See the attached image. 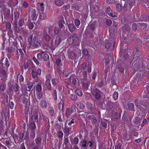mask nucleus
Masks as SVG:
<instances>
[{"label": "nucleus", "instance_id": "nucleus-50", "mask_svg": "<svg viewBox=\"0 0 149 149\" xmlns=\"http://www.w3.org/2000/svg\"><path fill=\"white\" fill-rule=\"evenodd\" d=\"M113 99L116 100L118 98V93L117 92H115L113 94Z\"/></svg>", "mask_w": 149, "mask_h": 149}, {"label": "nucleus", "instance_id": "nucleus-64", "mask_svg": "<svg viewBox=\"0 0 149 149\" xmlns=\"http://www.w3.org/2000/svg\"><path fill=\"white\" fill-rule=\"evenodd\" d=\"M122 145L120 143L116 144L115 149H122Z\"/></svg>", "mask_w": 149, "mask_h": 149}, {"label": "nucleus", "instance_id": "nucleus-43", "mask_svg": "<svg viewBox=\"0 0 149 149\" xmlns=\"http://www.w3.org/2000/svg\"><path fill=\"white\" fill-rule=\"evenodd\" d=\"M86 141H84L82 142L81 147L83 149H87V146L86 145Z\"/></svg>", "mask_w": 149, "mask_h": 149}, {"label": "nucleus", "instance_id": "nucleus-41", "mask_svg": "<svg viewBox=\"0 0 149 149\" xmlns=\"http://www.w3.org/2000/svg\"><path fill=\"white\" fill-rule=\"evenodd\" d=\"M19 78V82H22L24 81V78L21 75L18 74L17 77V79Z\"/></svg>", "mask_w": 149, "mask_h": 149}, {"label": "nucleus", "instance_id": "nucleus-7", "mask_svg": "<svg viewBox=\"0 0 149 149\" xmlns=\"http://www.w3.org/2000/svg\"><path fill=\"white\" fill-rule=\"evenodd\" d=\"M140 104L143 106H141L138 108L139 109V112L141 114L142 116L145 115L147 113L148 105L143 104L140 103Z\"/></svg>", "mask_w": 149, "mask_h": 149}, {"label": "nucleus", "instance_id": "nucleus-22", "mask_svg": "<svg viewBox=\"0 0 149 149\" xmlns=\"http://www.w3.org/2000/svg\"><path fill=\"white\" fill-rule=\"evenodd\" d=\"M56 40L55 41V43L54 44L53 43V42H51V44L50 47L51 48L52 50H54L55 48L60 43V41H59L58 42V44L57 45L56 44Z\"/></svg>", "mask_w": 149, "mask_h": 149}, {"label": "nucleus", "instance_id": "nucleus-57", "mask_svg": "<svg viewBox=\"0 0 149 149\" xmlns=\"http://www.w3.org/2000/svg\"><path fill=\"white\" fill-rule=\"evenodd\" d=\"M70 57L72 59L74 58L75 57H76V55L74 52H72L70 55Z\"/></svg>", "mask_w": 149, "mask_h": 149}, {"label": "nucleus", "instance_id": "nucleus-35", "mask_svg": "<svg viewBox=\"0 0 149 149\" xmlns=\"http://www.w3.org/2000/svg\"><path fill=\"white\" fill-rule=\"evenodd\" d=\"M72 113V110L69 109H67L65 111V115L67 117H69Z\"/></svg>", "mask_w": 149, "mask_h": 149}, {"label": "nucleus", "instance_id": "nucleus-16", "mask_svg": "<svg viewBox=\"0 0 149 149\" xmlns=\"http://www.w3.org/2000/svg\"><path fill=\"white\" fill-rule=\"evenodd\" d=\"M122 137L123 139L125 141H128L131 138L129 135H128L127 133L126 132L123 134Z\"/></svg>", "mask_w": 149, "mask_h": 149}, {"label": "nucleus", "instance_id": "nucleus-21", "mask_svg": "<svg viewBox=\"0 0 149 149\" xmlns=\"http://www.w3.org/2000/svg\"><path fill=\"white\" fill-rule=\"evenodd\" d=\"M45 84L48 90H51L52 89V87L50 80H46L45 82Z\"/></svg>", "mask_w": 149, "mask_h": 149}, {"label": "nucleus", "instance_id": "nucleus-26", "mask_svg": "<svg viewBox=\"0 0 149 149\" xmlns=\"http://www.w3.org/2000/svg\"><path fill=\"white\" fill-rule=\"evenodd\" d=\"M128 105V108L131 111H135V110L134 109V104L132 103H129L127 104Z\"/></svg>", "mask_w": 149, "mask_h": 149}, {"label": "nucleus", "instance_id": "nucleus-36", "mask_svg": "<svg viewBox=\"0 0 149 149\" xmlns=\"http://www.w3.org/2000/svg\"><path fill=\"white\" fill-rule=\"evenodd\" d=\"M121 116V113L119 112L118 113L117 112H115L114 113V118L116 119H117L119 118H120Z\"/></svg>", "mask_w": 149, "mask_h": 149}, {"label": "nucleus", "instance_id": "nucleus-23", "mask_svg": "<svg viewBox=\"0 0 149 149\" xmlns=\"http://www.w3.org/2000/svg\"><path fill=\"white\" fill-rule=\"evenodd\" d=\"M107 120H101V121L100 124L102 127L106 129L107 128Z\"/></svg>", "mask_w": 149, "mask_h": 149}, {"label": "nucleus", "instance_id": "nucleus-40", "mask_svg": "<svg viewBox=\"0 0 149 149\" xmlns=\"http://www.w3.org/2000/svg\"><path fill=\"white\" fill-rule=\"evenodd\" d=\"M40 106L42 108H46L47 106L46 102L45 100L42 101L40 103Z\"/></svg>", "mask_w": 149, "mask_h": 149}, {"label": "nucleus", "instance_id": "nucleus-46", "mask_svg": "<svg viewBox=\"0 0 149 149\" xmlns=\"http://www.w3.org/2000/svg\"><path fill=\"white\" fill-rule=\"evenodd\" d=\"M70 98L72 100L75 101L77 99V97L75 94H71L70 96Z\"/></svg>", "mask_w": 149, "mask_h": 149}, {"label": "nucleus", "instance_id": "nucleus-58", "mask_svg": "<svg viewBox=\"0 0 149 149\" xmlns=\"http://www.w3.org/2000/svg\"><path fill=\"white\" fill-rule=\"evenodd\" d=\"M49 58V56L47 54H45L43 56V59L44 61H47Z\"/></svg>", "mask_w": 149, "mask_h": 149}, {"label": "nucleus", "instance_id": "nucleus-15", "mask_svg": "<svg viewBox=\"0 0 149 149\" xmlns=\"http://www.w3.org/2000/svg\"><path fill=\"white\" fill-rule=\"evenodd\" d=\"M66 23L68 25L69 30L72 33L73 31L75 30V29H76V27L73 24L71 23L68 24V23L67 22H66Z\"/></svg>", "mask_w": 149, "mask_h": 149}, {"label": "nucleus", "instance_id": "nucleus-39", "mask_svg": "<svg viewBox=\"0 0 149 149\" xmlns=\"http://www.w3.org/2000/svg\"><path fill=\"white\" fill-rule=\"evenodd\" d=\"M37 72H36V71L33 70L31 73V75L32 77L34 79H35V78H36V79H37L36 77L37 76Z\"/></svg>", "mask_w": 149, "mask_h": 149}, {"label": "nucleus", "instance_id": "nucleus-44", "mask_svg": "<svg viewBox=\"0 0 149 149\" xmlns=\"http://www.w3.org/2000/svg\"><path fill=\"white\" fill-rule=\"evenodd\" d=\"M69 130H70V128L68 127L65 126V130H64V132L66 134H67V136H68L70 134Z\"/></svg>", "mask_w": 149, "mask_h": 149}, {"label": "nucleus", "instance_id": "nucleus-19", "mask_svg": "<svg viewBox=\"0 0 149 149\" xmlns=\"http://www.w3.org/2000/svg\"><path fill=\"white\" fill-rule=\"evenodd\" d=\"M116 102L113 103L111 101H108L107 103V106L110 109H112L113 107L116 105Z\"/></svg>", "mask_w": 149, "mask_h": 149}, {"label": "nucleus", "instance_id": "nucleus-33", "mask_svg": "<svg viewBox=\"0 0 149 149\" xmlns=\"http://www.w3.org/2000/svg\"><path fill=\"white\" fill-rule=\"evenodd\" d=\"M63 134L61 131L58 132L57 133V135L58 138L60 139V141L62 140V138L63 137Z\"/></svg>", "mask_w": 149, "mask_h": 149}, {"label": "nucleus", "instance_id": "nucleus-63", "mask_svg": "<svg viewBox=\"0 0 149 149\" xmlns=\"http://www.w3.org/2000/svg\"><path fill=\"white\" fill-rule=\"evenodd\" d=\"M69 143V140L68 138H64V143L65 145V146L68 145V143Z\"/></svg>", "mask_w": 149, "mask_h": 149}, {"label": "nucleus", "instance_id": "nucleus-4", "mask_svg": "<svg viewBox=\"0 0 149 149\" xmlns=\"http://www.w3.org/2000/svg\"><path fill=\"white\" fill-rule=\"evenodd\" d=\"M96 24L94 22H90L87 27V29L88 31V33L91 36V38H93L94 36L93 33L95 32Z\"/></svg>", "mask_w": 149, "mask_h": 149}, {"label": "nucleus", "instance_id": "nucleus-28", "mask_svg": "<svg viewBox=\"0 0 149 149\" xmlns=\"http://www.w3.org/2000/svg\"><path fill=\"white\" fill-rule=\"evenodd\" d=\"M43 38L46 41H49L50 39V37L47 34L46 32L43 33Z\"/></svg>", "mask_w": 149, "mask_h": 149}, {"label": "nucleus", "instance_id": "nucleus-29", "mask_svg": "<svg viewBox=\"0 0 149 149\" xmlns=\"http://www.w3.org/2000/svg\"><path fill=\"white\" fill-rule=\"evenodd\" d=\"M38 4H40V6L39 7V8H38V9L39 10H40L42 12H43L44 10V4L43 3H38Z\"/></svg>", "mask_w": 149, "mask_h": 149}, {"label": "nucleus", "instance_id": "nucleus-1", "mask_svg": "<svg viewBox=\"0 0 149 149\" xmlns=\"http://www.w3.org/2000/svg\"><path fill=\"white\" fill-rule=\"evenodd\" d=\"M28 42H29V45L28 47L31 48L32 49L37 47V37L35 36L33 33L32 37L28 38Z\"/></svg>", "mask_w": 149, "mask_h": 149}, {"label": "nucleus", "instance_id": "nucleus-62", "mask_svg": "<svg viewBox=\"0 0 149 149\" xmlns=\"http://www.w3.org/2000/svg\"><path fill=\"white\" fill-rule=\"evenodd\" d=\"M112 23V21L109 19H107L106 21V24L108 26H110Z\"/></svg>", "mask_w": 149, "mask_h": 149}, {"label": "nucleus", "instance_id": "nucleus-47", "mask_svg": "<svg viewBox=\"0 0 149 149\" xmlns=\"http://www.w3.org/2000/svg\"><path fill=\"white\" fill-rule=\"evenodd\" d=\"M36 127V124L34 122H31L30 124V128L32 130L35 129Z\"/></svg>", "mask_w": 149, "mask_h": 149}, {"label": "nucleus", "instance_id": "nucleus-24", "mask_svg": "<svg viewBox=\"0 0 149 149\" xmlns=\"http://www.w3.org/2000/svg\"><path fill=\"white\" fill-rule=\"evenodd\" d=\"M28 63L26 62H24L21 67L22 71L23 72L24 71V69L26 70L28 68Z\"/></svg>", "mask_w": 149, "mask_h": 149}, {"label": "nucleus", "instance_id": "nucleus-59", "mask_svg": "<svg viewBox=\"0 0 149 149\" xmlns=\"http://www.w3.org/2000/svg\"><path fill=\"white\" fill-rule=\"evenodd\" d=\"M82 52L86 56L88 55V56H89L88 53L87 49H84L82 51Z\"/></svg>", "mask_w": 149, "mask_h": 149}, {"label": "nucleus", "instance_id": "nucleus-14", "mask_svg": "<svg viewBox=\"0 0 149 149\" xmlns=\"http://www.w3.org/2000/svg\"><path fill=\"white\" fill-rule=\"evenodd\" d=\"M95 98L97 100H100L101 97V95L100 94V90L96 88L95 89Z\"/></svg>", "mask_w": 149, "mask_h": 149}, {"label": "nucleus", "instance_id": "nucleus-8", "mask_svg": "<svg viewBox=\"0 0 149 149\" xmlns=\"http://www.w3.org/2000/svg\"><path fill=\"white\" fill-rule=\"evenodd\" d=\"M24 134L22 133H18V136L17 134H15L14 137V140L16 141H17L18 143H20L21 142H20L18 139V138L20 140L23 141L24 139Z\"/></svg>", "mask_w": 149, "mask_h": 149}, {"label": "nucleus", "instance_id": "nucleus-32", "mask_svg": "<svg viewBox=\"0 0 149 149\" xmlns=\"http://www.w3.org/2000/svg\"><path fill=\"white\" fill-rule=\"evenodd\" d=\"M118 69L120 72L123 73L124 71V67L123 65L120 64L118 66Z\"/></svg>", "mask_w": 149, "mask_h": 149}, {"label": "nucleus", "instance_id": "nucleus-52", "mask_svg": "<svg viewBox=\"0 0 149 149\" xmlns=\"http://www.w3.org/2000/svg\"><path fill=\"white\" fill-rule=\"evenodd\" d=\"M63 105L61 102H60L58 104V108L60 110L63 109Z\"/></svg>", "mask_w": 149, "mask_h": 149}, {"label": "nucleus", "instance_id": "nucleus-2", "mask_svg": "<svg viewBox=\"0 0 149 149\" xmlns=\"http://www.w3.org/2000/svg\"><path fill=\"white\" fill-rule=\"evenodd\" d=\"M81 37L77 33L72 34L68 39V42L70 41L76 45H79L81 41Z\"/></svg>", "mask_w": 149, "mask_h": 149}, {"label": "nucleus", "instance_id": "nucleus-17", "mask_svg": "<svg viewBox=\"0 0 149 149\" xmlns=\"http://www.w3.org/2000/svg\"><path fill=\"white\" fill-rule=\"evenodd\" d=\"M132 8L129 4L128 2L127 3H125L123 6V10L124 11H127L130 10Z\"/></svg>", "mask_w": 149, "mask_h": 149}, {"label": "nucleus", "instance_id": "nucleus-25", "mask_svg": "<svg viewBox=\"0 0 149 149\" xmlns=\"http://www.w3.org/2000/svg\"><path fill=\"white\" fill-rule=\"evenodd\" d=\"M107 13L109 14V15L110 16L112 17H116V16H113L112 13V10H111V8L109 6H108L107 8Z\"/></svg>", "mask_w": 149, "mask_h": 149}, {"label": "nucleus", "instance_id": "nucleus-18", "mask_svg": "<svg viewBox=\"0 0 149 149\" xmlns=\"http://www.w3.org/2000/svg\"><path fill=\"white\" fill-rule=\"evenodd\" d=\"M134 121L136 126L139 127L141 122V119L137 117L135 118Z\"/></svg>", "mask_w": 149, "mask_h": 149}, {"label": "nucleus", "instance_id": "nucleus-42", "mask_svg": "<svg viewBox=\"0 0 149 149\" xmlns=\"http://www.w3.org/2000/svg\"><path fill=\"white\" fill-rule=\"evenodd\" d=\"M74 23L77 27V28H78V26L80 24V21L78 19H76L74 20Z\"/></svg>", "mask_w": 149, "mask_h": 149}, {"label": "nucleus", "instance_id": "nucleus-48", "mask_svg": "<svg viewBox=\"0 0 149 149\" xmlns=\"http://www.w3.org/2000/svg\"><path fill=\"white\" fill-rule=\"evenodd\" d=\"M87 72L86 71H84L83 73V77L82 80H87Z\"/></svg>", "mask_w": 149, "mask_h": 149}, {"label": "nucleus", "instance_id": "nucleus-55", "mask_svg": "<svg viewBox=\"0 0 149 149\" xmlns=\"http://www.w3.org/2000/svg\"><path fill=\"white\" fill-rule=\"evenodd\" d=\"M79 142V139L77 137H75L73 139V143L74 144L76 145Z\"/></svg>", "mask_w": 149, "mask_h": 149}, {"label": "nucleus", "instance_id": "nucleus-53", "mask_svg": "<svg viewBox=\"0 0 149 149\" xmlns=\"http://www.w3.org/2000/svg\"><path fill=\"white\" fill-rule=\"evenodd\" d=\"M92 64L91 62H89L88 63V72H91V66Z\"/></svg>", "mask_w": 149, "mask_h": 149}, {"label": "nucleus", "instance_id": "nucleus-12", "mask_svg": "<svg viewBox=\"0 0 149 149\" xmlns=\"http://www.w3.org/2000/svg\"><path fill=\"white\" fill-rule=\"evenodd\" d=\"M1 76L5 80H7L8 74L4 69H2L0 71Z\"/></svg>", "mask_w": 149, "mask_h": 149}, {"label": "nucleus", "instance_id": "nucleus-20", "mask_svg": "<svg viewBox=\"0 0 149 149\" xmlns=\"http://www.w3.org/2000/svg\"><path fill=\"white\" fill-rule=\"evenodd\" d=\"M77 77H74L72 76H70L69 78V80L71 82H72V84L74 85H76L77 84Z\"/></svg>", "mask_w": 149, "mask_h": 149}, {"label": "nucleus", "instance_id": "nucleus-6", "mask_svg": "<svg viewBox=\"0 0 149 149\" xmlns=\"http://www.w3.org/2000/svg\"><path fill=\"white\" fill-rule=\"evenodd\" d=\"M130 28L127 25H125L122 27V35L125 39L130 33Z\"/></svg>", "mask_w": 149, "mask_h": 149}, {"label": "nucleus", "instance_id": "nucleus-60", "mask_svg": "<svg viewBox=\"0 0 149 149\" xmlns=\"http://www.w3.org/2000/svg\"><path fill=\"white\" fill-rule=\"evenodd\" d=\"M14 104L13 102L11 101L9 102V107L10 109H13L14 108Z\"/></svg>", "mask_w": 149, "mask_h": 149}, {"label": "nucleus", "instance_id": "nucleus-13", "mask_svg": "<svg viewBox=\"0 0 149 149\" xmlns=\"http://www.w3.org/2000/svg\"><path fill=\"white\" fill-rule=\"evenodd\" d=\"M64 24H65V22L64 21V18L62 16L61 18L58 21V25L60 29H62L63 27H64Z\"/></svg>", "mask_w": 149, "mask_h": 149}, {"label": "nucleus", "instance_id": "nucleus-61", "mask_svg": "<svg viewBox=\"0 0 149 149\" xmlns=\"http://www.w3.org/2000/svg\"><path fill=\"white\" fill-rule=\"evenodd\" d=\"M134 103L136 106L138 108L139 107L140 105L139 104V102L138 100L136 99L134 101Z\"/></svg>", "mask_w": 149, "mask_h": 149}, {"label": "nucleus", "instance_id": "nucleus-45", "mask_svg": "<svg viewBox=\"0 0 149 149\" xmlns=\"http://www.w3.org/2000/svg\"><path fill=\"white\" fill-rule=\"evenodd\" d=\"M116 8L117 11L118 12H120L121 9V6L120 4H117L116 6Z\"/></svg>", "mask_w": 149, "mask_h": 149}, {"label": "nucleus", "instance_id": "nucleus-11", "mask_svg": "<svg viewBox=\"0 0 149 149\" xmlns=\"http://www.w3.org/2000/svg\"><path fill=\"white\" fill-rule=\"evenodd\" d=\"M117 24L115 22H113L112 27H110L109 31L111 33H116L117 31Z\"/></svg>", "mask_w": 149, "mask_h": 149}, {"label": "nucleus", "instance_id": "nucleus-30", "mask_svg": "<svg viewBox=\"0 0 149 149\" xmlns=\"http://www.w3.org/2000/svg\"><path fill=\"white\" fill-rule=\"evenodd\" d=\"M5 7V9L4 10V14H5L6 15H8L10 14V11L9 9V6H8V7H7V8H6Z\"/></svg>", "mask_w": 149, "mask_h": 149}, {"label": "nucleus", "instance_id": "nucleus-51", "mask_svg": "<svg viewBox=\"0 0 149 149\" xmlns=\"http://www.w3.org/2000/svg\"><path fill=\"white\" fill-rule=\"evenodd\" d=\"M31 118L33 121H37V116L36 115H32Z\"/></svg>", "mask_w": 149, "mask_h": 149}, {"label": "nucleus", "instance_id": "nucleus-54", "mask_svg": "<svg viewBox=\"0 0 149 149\" xmlns=\"http://www.w3.org/2000/svg\"><path fill=\"white\" fill-rule=\"evenodd\" d=\"M53 95L54 100H56L57 99V92L55 90H54L53 91Z\"/></svg>", "mask_w": 149, "mask_h": 149}, {"label": "nucleus", "instance_id": "nucleus-56", "mask_svg": "<svg viewBox=\"0 0 149 149\" xmlns=\"http://www.w3.org/2000/svg\"><path fill=\"white\" fill-rule=\"evenodd\" d=\"M6 29L10 30L11 27V24L10 22H7L6 24Z\"/></svg>", "mask_w": 149, "mask_h": 149}, {"label": "nucleus", "instance_id": "nucleus-49", "mask_svg": "<svg viewBox=\"0 0 149 149\" xmlns=\"http://www.w3.org/2000/svg\"><path fill=\"white\" fill-rule=\"evenodd\" d=\"M45 18V14L43 13H40L39 16V18L40 19H44Z\"/></svg>", "mask_w": 149, "mask_h": 149}, {"label": "nucleus", "instance_id": "nucleus-31", "mask_svg": "<svg viewBox=\"0 0 149 149\" xmlns=\"http://www.w3.org/2000/svg\"><path fill=\"white\" fill-rule=\"evenodd\" d=\"M56 5L58 6H61L63 5V2L60 0H56L55 1Z\"/></svg>", "mask_w": 149, "mask_h": 149}, {"label": "nucleus", "instance_id": "nucleus-3", "mask_svg": "<svg viewBox=\"0 0 149 149\" xmlns=\"http://www.w3.org/2000/svg\"><path fill=\"white\" fill-rule=\"evenodd\" d=\"M88 118L91 120V123L93 125H95V129L98 131V127L99 125L100 121H97V117L95 115H91L88 116Z\"/></svg>", "mask_w": 149, "mask_h": 149}, {"label": "nucleus", "instance_id": "nucleus-5", "mask_svg": "<svg viewBox=\"0 0 149 149\" xmlns=\"http://www.w3.org/2000/svg\"><path fill=\"white\" fill-rule=\"evenodd\" d=\"M0 64L3 69L7 70L9 66L10 63L7 58L3 57L0 60Z\"/></svg>", "mask_w": 149, "mask_h": 149}, {"label": "nucleus", "instance_id": "nucleus-38", "mask_svg": "<svg viewBox=\"0 0 149 149\" xmlns=\"http://www.w3.org/2000/svg\"><path fill=\"white\" fill-rule=\"evenodd\" d=\"M19 86L17 84H16L13 86V90L15 93H16L19 90Z\"/></svg>", "mask_w": 149, "mask_h": 149}, {"label": "nucleus", "instance_id": "nucleus-34", "mask_svg": "<svg viewBox=\"0 0 149 149\" xmlns=\"http://www.w3.org/2000/svg\"><path fill=\"white\" fill-rule=\"evenodd\" d=\"M75 93L79 96H81L83 93L79 89H76L75 91Z\"/></svg>", "mask_w": 149, "mask_h": 149}, {"label": "nucleus", "instance_id": "nucleus-27", "mask_svg": "<svg viewBox=\"0 0 149 149\" xmlns=\"http://www.w3.org/2000/svg\"><path fill=\"white\" fill-rule=\"evenodd\" d=\"M136 0H128L127 2L132 8L136 4Z\"/></svg>", "mask_w": 149, "mask_h": 149}, {"label": "nucleus", "instance_id": "nucleus-10", "mask_svg": "<svg viewBox=\"0 0 149 149\" xmlns=\"http://www.w3.org/2000/svg\"><path fill=\"white\" fill-rule=\"evenodd\" d=\"M82 87L86 91L89 86L90 83L87 80H82Z\"/></svg>", "mask_w": 149, "mask_h": 149}, {"label": "nucleus", "instance_id": "nucleus-9", "mask_svg": "<svg viewBox=\"0 0 149 149\" xmlns=\"http://www.w3.org/2000/svg\"><path fill=\"white\" fill-rule=\"evenodd\" d=\"M144 26L146 27L144 23H139L137 25H136V23H134L132 24V28L133 31H136L137 28H138L139 29H141L142 27Z\"/></svg>", "mask_w": 149, "mask_h": 149}, {"label": "nucleus", "instance_id": "nucleus-37", "mask_svg": "<svg viewBox=\"0 0 149 149\" xmlns=\"http://www.w3.org/2000/svg\"><path fill=\"white\" fill-rule=\"evenodd\" d=\"M6 88V85L4 84H1L0 86V92H3L4 91Z\"/></svg>", "mask_w": 149, "mask_h": 149}]
</instances>
